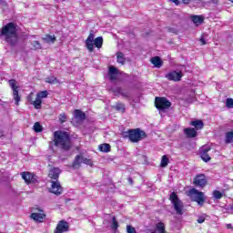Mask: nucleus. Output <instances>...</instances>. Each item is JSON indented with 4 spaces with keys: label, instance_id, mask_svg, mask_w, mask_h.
<instances>
[{
    "label": "nucleus",
    "instance_id": "nucleus-17",
    "mask_svg": "<svg viewBox=\"0 0 233 233\" xmlns=\"http://www.w3.org/2000/svg\"><path fill=\"white\" fill-rule=\"evenodd\" d=\"M81 163H83V156L76 155L75 160L73 161V168L77 169L81 167Z\"/></svg>",
    "mask_w": 233,
    "mask_h": 233
},
{
    "label": "nucleus",
    "instance_id": "nucleus-34",
    "mask_svg": "<svg viewBox=\"0 0 233 233\" xmlns=\"http://www.w3.org/2000/svg\"><path fill=\"white\" fill-rule=\"evenodd\" d=\"M100 152H108L110 150L109 144H102L99 146Z\"/></svg>",
    "mask_w": 233,
    "mask_h": 233
},
{
    "label": "nucleus",
    "instance_id": "nucleus-52",
    "mask_svg": "<svg viewBox=\"0 0 233 233\" xmlns=\"http://www.w3.org/2000/svg\"><path fill=\"white\" fill-rule=\"evenodd\" d=\"M228 1H230L231 3H233V0H228Z\"/></svg>",
    "mask_w": 233,
    "mask_h": 233
},
{
    "label": "nucleus",
    "instance_id": "nucleus-39",
    "mask_svg": "<svg viewBox=\"0 0 233 233\" xmlns=\"http://www.w3.org/2000/svg\"><path fill=\"white\" fill-rule=\"evenodd\" d=\"M127 233H137L136 231V228L132 227L131 225L127 226Z\"/></svg>",
    "mask_w": 233,
    "mask_h": 233
},
{
    "label": "nucleus",
    "instance_id": "nucleus-15",
    "mask_svg": "<svg viewBox=\"0 0 233 233\" xmlns=\"http://www.w3.org/2000/svg\"><path fill=\"white\" fill-rule=\"evenodd\" d=\"M31 218L38 223H43V221H45V218H46V215H45L43 210H39V212L32 213Z\"/></svg>",
    "mask_w": 233,
    "mask_h": 233
},
{
    "label": "nucleus",
    "instance_id": "nucleus-30",
    "mask_svg": "<svg viewBox=\"0 0 233 233\" xmlns=\"http://www.w3.org/2000/svg\"><path fill=\"white\" fill-rule=\"evenodd\" d=\"M36 97H38V99H41L43 101V99L48 97V91L45 90L37 93Z\"/></svg>",
    "mask_w": 233,
    "mask_h": 233
},
{
    "label": "nucleus",
    "instance_id": "nucleus-14",
    "mask_svg": "<svg viewBox=\"0 0 233 233\" xmlns=\"http://www.w3.org/2000/svg\"><path fill=\"white\" fill-rule=\"evenodd\" d=\"M50 192H52V194H56V196L61 195V193L63 192V187H61V184L57 181H52Z\"/></svg>",
    "mask_w": 233,
    "mask_h": 233
},
{
    "label": "nucleus",
    "instance_id": "nucleus-1",
    "mask_svg": "<svg viewBox=\"0 0 233 233\" xmlns=\"http://www.w3.org/2000/svg\"><path fill=\"white\" fill-rule=\"evenodd\" d=\"M0 37H3L9 45H15L17 41V25L8 23L0 30Z\"/></svg>",
    "mask_w": 233,
    "mask_h": 233
},
{
    "label": "nucleus",
    "instance_id": "nucleus-27",
    "mask_svg": "<svg viewBox=\"0 0 233 233\" xmlns=\"http://www.w3.org/2000/svg\"><path fill=\"white\" fill-rule=\"evenodd\" d=\"M168 157H167V155H164L161 158L160 167H162V168L168 167Z\"/></svg>",
    "mask_w": 233,
    "mask_h": 233
},
{
    "label": "nucleus",
    "instance_id": "nucleus-48",
    "mask_svg": "<svg viewBox=\"0 0 233 233\" xmlns=\"http://www.w3.org/2000/svg\"><path fill=\"white\" fill-rule=\"evenodd\" d=\"M226 228L232 230L233 226H232V224H227Z\"/></svg>",
    "mask_w": 233,
    "mask_h": 233
},
{
    "label": "nucleus",
    "instance_id": "nucleus-13",
    "mask_svg": "<svg viewBox=\"0 0 233 233\" xmlns=\"http://www.w3.org/2000/svg\"><path fill=\"white\" fill-rule=\"evenodd\" d=\"M167 79L169 81H181L183 77V73L177 71H171L167 75H166Z\"/></svg>",
    "mask_w": 233,
    "mask_h": 233
},
{
    "label": "nucleus",
    "instance_id": "nucleus-9",
    "mask_svg": "<svg viewBox=\"0 0 233 233\" xmlns=\"http://www.w3.org/2000/svg\"><path fill=\"white\" fill-rule=\"evenodd\" d=\"M193 183L196 187L203 188L207 186V177L203 174H198L195 177Z\"/></svg>",
    "mask_w": 233,
    "mask_h": 233
},
{
    "label": "nucleus",
    "instance_id": "nucleus-4",
    "mask_svg": "<svg viewBox=\"0 0 233 233\" xmlns=\"http://www.w3.org/2000/svg\"><path fill=\"white\" fill-rule=\"evenodd\" d=\"M94 46L96 48H101L103 46V37L98 36L94 39V33H90L86 40V46L89 52H94Z\"/></svg>",
    "mask_w": 233,
    "mask_h": 233
},
{
    "label": "nucleus",
    "instance_id": "nucleus-16",
    "mask_svg": "<svg viewBox=\"0 0 233 233\" xmlns=\"http://www.w3.org/2000/svg\"><path fill=\"white\" fill-rule=\"evenodd\" d=\"M73 116L74 119H76L78 122L85 121V119H86V115L85 114V112L79 109H76L73 113Z\"/></svg>",
    "mask_w": 233,
    "mask_h": 233
},
{
    "label": "nucleus",
    "instance_id": "nucleus-20",
    "mask_svg": "<svg viewBox=\"0 0 233 233\" xmlns=\"http://www.w3.org/2000/svg\"><path fill=\"white\" fill-rule=\"evenodd\" d=\"M184 133L188 137H196L198 136V130H196V128H191V127L185 128Z\"/></svg>",
    "mask_w": 233,
    "mask_h": 233
},
{
    "label": "nucleus",
    "instance_id": "nucleus-26",
    "mask_svg": "<svg viewBox=\"0 0 233 233\" xmlns=\"http://www.w3.org/2000/svg\"><path fill=\"white\" fill-rule=\"evenodd\" d=\"M43 41H45V43H56V35H46L43 37Z\"/></svg>",
    "mask_w": 233,
    "mask_h": 233
},
{
    "label": "nucleus",
    "instance_id": "nucleus-44",
    "mask_svg": "<svg viewBox=\"0 0 233 233\" xmlns=\"http://www.w3.org/2000/svg\"><path fill=\"white\" fill-rule=\"evenodd\" d=\"M228 214H233V204L227 208Z\"/></svg>",
    "mask_w": 233,
    "mask_h": 233
},
{
    "label": "nucleus",
    "instance_id": "nucleus-21",
    "mask_svg": "<svg viewBox=\"0 0 233 233\" xmlns=\"http://www.w3.org/2000/svg\"><path fill=\"white\" fill-rule=\"evenodd\" d=\"M191 19L197 26H199V25H202L203 21H205V18L201 15H193Z\"/></svg>",
    "mask_w": 233,
    "mask_h": 233
},
{
    "label": "nucleus",
    "instance_id": "nucleus-22",
    "mask_svg": "<svg viewBox=\"0 0 233 233\" xmlns=\"http://www.w3.org/2000/svg\"><path fill=\"white\" fill-rule=\"evenodd\" d=\"M151 233H165V224L163 222L157 223L155 231Z\"/></svg>",
    "mask_w": 233,
    "mask_h": 233
},
{
    "label": "nucleus",
    "instance_id": "nucleus-7",
    "mask_svg": "<svg viewBox=\"0 0 233 233\" xmlns=\"http://www.w3.org/2000/svg\"><path fill=\"white\" fill-rule=\"evenodd\" d=\"M155 106L159 110V112H165V110H168V108L172 106V103H170V101L166 97L157 96L155 99Z\"/></svg>",
    "mask_w": 233,
    "mask_h": 233
},
{
    "label": "nucleus",
    "instance_id": "nucleus-49",
    "mask_svg": "<svg viewBox=\"0 0 233 233\" xmlns=\"http://www.w3.org/2000/svg\"><path fill=\"white\" fill-rule=\"evenodd\" d=\"M172 3H175V5H179V0H169Z\"/></svg>",
    "mask_w": 233,
    "mask_h": 233
},
{
    "label": "nucleus",
    "instance_id": "nucleus-8",
    "mask_svg": "<svg viewBox=\"0 0 233 233\" xmlns=\"http://www.w3.org/2000/svg\"><path fill=\"white\" fill-rule=\"evenodd\" d=\"M11 89L13 90V99L15 105L19 106V101H21V96H19V86H17V81L15 79H11L8 81Z\"/></svg>",
    "mask_w": 233,
    "mask_h": 233
},
{
    "label": "nucleus",
    "instance_id": "nucleus-18",
    "mask_svg": "<svg viewBox=\"0 0 233 233\" xmlns=\"http://www.w3.org/2000/svg\"><path fill=\"white\" fill-rule=\"evenodd\" d=\"M59 174H61V169H59L58 167H53L49 171V177L51 179H58L59 178Z\"/></svg>",
    "mask_w": 233,
    "mask_h": 233
},
{
    "label": "nucleus",
    "instance_id": "nucleus-12",
    "mask_svg": "<svg viewBox=\"0 0 233 233\" xmlns=\"http://www.w3.org/2000/svg\"><path fill=\"white\" fill-rule=\"evenodd\" d=\"M68 228H70V226L68 225V222L65 220H61L58 222L56 228L55 230V233H63V232H68Z\"/></svg>",
    "mask_w": 233,
    "mask_h": 233
},
{
    "label": "nucleus",
    "instance_id": "nucleus-33",
    "mask_svg": "<svg viewBox=\"0 0 233 233\" xmlns=\"http://www.w3.org/2000/svg\"><path fill=\"white\" fill-rule=\"evenodd\" d=\"M226 143H233V131H229L226 134Z\"/></svg>",
    "mask_w": 233,
    "mask_h": 233
},
{
    "label": "nucleus",
    "instance_id": "nucleus-11",
    "mask_svg": "<svg viewBox=\"0 0 233 233\" xmlns=\"http://www.w3.org/2000/svg\"><path fill=\"white\" fill-rule=\"evenodd\" d=\"M22 179L25 181V183H36L37 176L30 172H23L21 173Z\"/></svg>",
    "mask_w": 233,
    "mask_h": 233
},
{
    "label": "nucleus",
    "instance_id": "nucleus-29",
    "mask_svg": "<svg viewBox=\"0 0 233 233\" xmlns=\"http://www.w3.org/2000/svg\"><path fill=\"white\" fill-rule=\"evenodd\" d=\"M31 46L33 50H41L43 48V46H41V43H39V41H33L31 43Z\"/></svg>",
    "mask_w": 233,
    "mask_h": 233
},
{
    "label": "nucleus",
    "instance_id": "nucleus-10",
    "mask_svg": "<svg viewBox=\"0 0 233 233\" xmlns=\"http://www.w3.org/2000/svg\"><path fill=\"white\" fill-rule=\"evenodd\" d=\"M200 157L205 161V163H208L210 161V156L208 155V152H210V147L209 146H203L200 150Z\"/></svg>",
    "mask_w": 233,
    "mask_h": 233
},
{
    "label": "nucleus",
    "instance_id": "nucleus-19",
    "mask_svg": "<svg viewBox=\"0 0 233 233\" xmlns=\"http://www.w3.org/2000/svg\"><path fill=\"white\" fill-rule=\"evenodd\" d=\"M151 63L156 68H161V66H163V61H161V58L159 56L152 57Z\"/></svg>",
    "mask_w": 233,
    "mask_h": 233
},
{
    "label": "nucleus",
    "instance_id": "nucleus-38",
    "mask_svg": "<svg viewBox=\"0 0 233 233\" xmlns=\"http://www.w3.org/2000/svg\"><path fill=\"white\" fill-rule=\"evenodd\" d=\"M67 117H66V114L62 113L59 115V121L60 123H66Z\"/></svg>",
    "mask_w": 233,
    "mask_h": 233
},
{
    "label": "nucleus",
    "instance_id": "nucleus-47",
    "mask_svg": "<svg viewBox=\"0 0 233 233\" xmlns=\"http://www.w3.org/2000/svg\"><path fill=\"white\" fill-rule=\"evenodd\" d=\"M32 96H34V93H31V94L27 96L28 101H32Z\"/></svg>",
    "mask_w": 233,
    "mask_h": 233
},
{
    "label": "nucleus",
    "instance_id": "nucleus-2",
    "mask_svg": "<svg viewBox=\"0 0 233 233\" xmlns=\"http://www.w3.org/2000/svg\"><path fill=\"white\" fill-rule=\"evenodd\" d=\"M51 143H54L55 147H58L62 150H70V135L65 131H56Z\"/></svg>",
    "mask_w": 233,
    "mask_h": 233
},
{
    "label": "nucleus",
    "instance_id": "nucleus-42",
    "mask_svg": "<svg viewBox=\"0 0 233 233\" xmlns=\"http://www.w3.org/2000/svg\"><path fill=\"white\" fill-rule=\"evenodd\" d=\"M205 219H206L205 215H202V216L198 217L197 221H198V223L201 224V223H205Z\"/></svg>",
    "mask_w": 233,
    "mask_h": 233
},
{
    "label": "nucleus",
    "instance_id": "nucleus-24",
    "mask_svg": "<svg viewBox=\"0 0 233 233\" xmlns=\"http://www.w3.org/2000/svg\"><path fill=\"white\" fill-rule=\"evenodd\" d=\"M192 127H195L197 130H201L203 128V121L202 120H195L190 123Z\"/></svg>",
    "mask_w": 233,
    "mask_h": 233
},
{
    "label": "nucleus",
    "instance_id": "nucleus-35",
    "mask_svg": "<svg viewBox=\"0 0 233 233\" xmlns=\"http://www.w3.org/2000/svg\"><path fill=\"white\" fill-rule=\"evenodd\" d=\"M213 198L215 199H221V198H223V193H221V191H219V190H214L213 191Z\"/></svg>",
    "mask_w": 233,
    "mask_h": 233
},
{
    "label": "nucleus",
    "instance_id": "nucleus-28",
    "mask_svg": "<svg viewBox=\"0 0 233 233\" xmlns=\"http://www.w3.org/2000/svg\"><path fill=\"white\" fill-rule=\"evenodd\" d=\"M119 228V224L117 223V220H116V217L112 218V223H111V229L116 232Z\"/></svg>",
    "mask_w": 233,
    "mask_h": 233
},
{
    "label": "nucleus",
    "instance_id": "nucleus-6",
    "mask_svg": "<svg viewBox=\"0 0 233 233\" xmlns=\"http://www.w3.org/2000/svg\"><path fill=\"white\" fill-rule=\"evenodd\" d=\"M187 196L190 198L191 201H195L198 205H203V203H205V193L196 188L189 189Z\"/></svg>",
    "mask_w": 233,
    "mask_h": 233
},
{
    "label": "nucleus",
    "instance_id": "nucleus-50",
    "mask_svg": "<svg viewBox=\"0 0 233 233\" xmlns=\"http://www.w3.org/2000/svg\"><path fill=\"white\" fill-rule=\"evenodd\" d=\"M185 5H188L190 1L192 0H182Z\"/></svg>",
    "mask_w": 233,
    "mask_h": 233
},
{
    "label": "nucleus",
    "instance_id": "nucleus-23",
    "mask_svg": "<svg viewBox=\"0 0 233 233\" xmlns=\"http://www.w3.org/2000/svg\"><path fill=\"white\" fill-rule=\"evenodd\" d=\"M31 105H33L36 110H39L41 108V105H43V100L36 96L35 100L31 102Z\"/></svg>",
    "mask_w": 233,
    "mask_h": 233
},
{
    "label": "nucleus",
    "instance_id": "nucleus-45",
    "mask_svg": "<svg viewBox=\"0 0 233 233\" xmlns=\"http://www.w3.org/2000/svg\"><path fill=\"white\" fill-rule=\"evenodd\" d=\"M116 76H117V75H109V79H110L111 81H115Z\"/></svg>",
    "mask_w": 233,
    "mask_h": 233
},
{
    "label": "nucleus",
    "instance_id": "nucleus-40",
    "mask_svg": "<svg viewBox=\"0 0 233 233\" xmlns=\"http://www.w3.org/2000/svg\"><path fill=\"white\" fill-rule=\"evenodd\" d=\"M82 163L85 165H89V167H92V160L90 158L83 157Z\"/></svg>",
    "mask_w": 233,
    "mask_h": 233
},
{
    "label": "nucleus",
    "instance_id": "nucleus-41",
    "mask_svg": "<svg viewBox=\"0 0 233 233\" xmlns=\"http://www.w3.org/2000/svg\"><path fill=\"white\" fill-rule=\"evenodd\" d=\"M109 75L117 76V68L114 66L109 67Z\"/></svg>",
    "mask_w": 233,
    "mask_h": 233
},
{
    "label": "nucleus",
    "instance_id": "nucleus-46",
    "mask_svg": "<svg viewBox=\"0 0 233 233\" xmlns=\"http://www.w3.org/2000/svg\"><path fill=\"white\" fill-rule=\"evenodd\" d=\"M200 43L202 45H207V42L205 41V38H200Z\"/></svg>",
    "mask_w": 233,
    "mask_h": 233
},
{
    "label": "nucleus",
    "instance_id": "nucleus-32",
    "mask_svg": "<svg viewBox=\"0 0 233 233\" xmlns=\"http://www.w3.org/2000/svg\"><path fill=\"white\" fill-rule=\"evenodd\" d=\"M46 83H49V85H56V83H57V78L56 76H48L46 78Z\"/></svg>",
    "mask_w": 233,
    "mask_h": 233
},
{
    "label": "nucleus",
    "instance_id": "nucleus-31",
    "mask_svg": "<svg viewBox=\"0 0 233 233\" xmlns=\"http://www.w3.org/2000/svg\"><path fill=\"white\" fill-rule=\"evenodd\" d=\"M33 130L36 133L43 132V126L39 122H35L33 126Z\"/></svg>",
    "mask_w": 233,
    "mask_h": 233
},
{
    "label": "nucleus",
    "instance_id": "nucleus-43",
    "mask_svg": "<svg viewBox=\"0 0 233 233\" xmlns=\"http://www.w3.org/2000/svg\"><path fill=\"white\" fill-rule=\"evenodd\" d=\"M117 92H118V94L125 96V97H128V93H123V89H121L120 87L117 88Z\"/></svg>",
    "mask_w": 233,
    "mask_h": 233
},
{
    "label": "nucleus",
    "instance_id": "nucleus-51",
    "mask_svg": "<svg viewBox=\"0 0 233 233\" xmlns=\"http://www.w3.org/2000/svg\"><path fill=\"white\" fill-rule=\"evenodd\" d=\"M128 181H129L130 183H132V178H128Z\"/></svg>",
    "mask_w": 233,
    "mask_h": 233
},
{
    "label": "nucleus",
    "instance_id": "nucleus-37",
    "mask_svg": "<svg viewBox=\"0 0 233 233\" xmlns=\"http://www.w3.org/2000/svg\"><path fill=\"white\" fill-rule=\"evenodd\" d=\"M226 106L228 108H233V99L232 98H228L226 100Z\"/></svg>",
    "mask_w": 233,
    "mask_h": 233
},
{
    "label": "nucleus",
    "instance_id": "nucleus-25",
    "mask_svg": "<svg viewBox=\"0 0 233 233\" xmlns=\"http://www.w3.org/2000/svg\"><path fill=\"white\" fill-rule=\"evenodd\" d=\"M116 61L120 65H125V61H126L125 55L121 52L116 53Z\"/></svg>",
    "mask_w": 233,
    "mask_h": 233
},
{
    "label": "nucleus",
    "instance_id": "nucleus-36",
    "mask_svg": "<svg viewBox=\"0 0 233 233\" xmlns=\"http://www.w3.org/2000/svg\"><path fill=\"white\" fill-rule=\"evenodd\" d=\"M116 110H118V112H125V105L124 104H116Z\"/></svg>",
    "mask_w": 233,
    "mask_h": 233
},
{
    "label": "nucleus",
    "instance_id": "nucleus-5",
    "mask_svg": "<svg viewBox=\"0 0 233 233\" xmlns=\"http://www.w3.org/2000/svg\"><path fill=\"white\" fill-rule=\"evenodd\" d=\"M125 134L132 143H137L141 141V139H145V137H147V133H145V131H141L139 128L129 129Z\"/></svg>",
    "mask_w": 233,
    "mask_h": 233
},
{
    "label": "nucleus",
    "instance_id": "nucleus-3",
    "mask_svg": "<svg viewBox=\"0 0 233 233\" xmlns=\"http://www.w3.org/2000/svg\"><path fill=\"white\" fill-rule=\"evenodd\" d=\"M169 199L173 205V208L177 216H183V212H185V205L183 204V201L179 199V197H177V194L176 192H172L170 194Z\"/></svg>",
    "mask_w": 233,
    "mask_h": 233
}]
</instances>
